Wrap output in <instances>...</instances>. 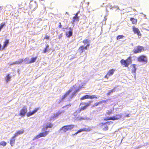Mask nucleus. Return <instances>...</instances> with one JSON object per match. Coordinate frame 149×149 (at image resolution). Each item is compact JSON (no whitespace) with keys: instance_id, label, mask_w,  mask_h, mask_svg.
Here are the masks:
<instances>
[{"instance_id":"1","label":"nucleus","mask_w":149,"mask_h":149,"mask_svg":"<svg viewBox=\"0 0 149 149\" xmlns=\"http://www.w3.org/2000/svg\"><path fill=\"white\" fill-rule=\"evenodd\" d=\"M91 102V101H89L87 102H81L80 104V106H81L80 108L77 110L76 112L77 113H79L81 111L86 109L90 105Z\"/></svg>"},{"instance_id":"2","label":"nucleus","mask_w":149,"mask_h":149,"mask_svg":"<svg viewBox=\"0 0 149 149\" xmlns=\"http://www.w3.org/2000/svg\"><path fill=\"white\" fill-rule=\"evenodd\" d=\"M132 60L131 57H129L126 60L121 59L120 61V63L122 65H124L125 67H127L131 63Z\"/></svg>"},{"instance_id":"3","label":"nucleus","mask_w":149,"mask_h":149,"mask_svg":"<svg viewBox=\"0 0 149 149\" xmlns=\"http://www.w3.org/2000/svg\"><path fill=\"white\" fill-rule=\"evenodd\" d=\"M144 51V48L143 46L138 45L134 48L133 50V52L134 54H137L141 53Z\"/></svg>"},{"instance_id":"4","label":"nucleus","mask_w":149,"mask_h":149,"mask_svg":"<svg viewBox=\"0 0 149 149\" xmlns=\"http://www.w3.org/2000/svg\"><path fill=\"white\" fill-rule=\"evenodd\" d=\"M122 117V115L121 114H118L113 117H107L104 118V121H107L110 120H118L121 118Z\"/></svg>"},{"instance_id":"5","label":"nucleus","mask_w":149,"mask_h":149,"mask_svg":"<svg viewBox=\"0 0 149 149\" xmlns=\"http://www.w3.org/2000/svg\"><path fill=\"white\" fill-rule=\"evenodd\" d=\"M113 123V122L112 121H107L105 123H101L99 124V125L100 127H103V130L104 131H106L109 129L108 126Z\"/></svg>"},{"instance_id":"6","label":"nucleus","mask_w":149,"mask_h":149,"mask_svg":"<svg viewBox=\"0 0 149 149\" xmlns=\"http://www.w3.org/2000/svg\"><path fill=\"white\" fill-rule=\"evenodd\" d=\"M74 125H65L61 128L59 130V131H62V133L65 132L67 131L72 129L74 128Z\"/></svg>"},{"instance_id":"7","label":"nucleus","mask_w":149,"mask_h":149,"mask_svg":"<svg viewBox=\"0 0 149 149\" xmlns=\"http://www.w3.org/2000/svg\"><path fill=\"white\" fill-rule=\"evenodd\" d=\"M137 61L139 62L143 63H146L148 62V59L146 56L143 55H141L137 58Z\"/></svg>"},{"instance_id":"8","label":"nucleus","mask_w":149,"mask_h":149,"mask_svg":"<svg viewBox=\"0 0 149 149\" xmlns=\"http://www.w3.org/2000/svg\"><path fill=\"white\" fill-rule=\"evenodd\" d=\"M49 132V131H45L44 132L40 133L36 136L34 139H38L41 137H45L48 134Z\"/></svg>"},{"instance_id":"9","label":"nucleus","mask_w":149,"mask_h":149,"mask_svg":"<svg viewBox=\"0 0 149 149\" xmlns=\"http://www.w3.org/2000/svg\"><path fill=\"white\" fill-rule=\"evenodd\" d=\"M76 86V85H75L70 87L68 91V93H69L72 92H73L74 93H76L78 92L80 90V88H79L76 87L75 86Z\"/></svg>"},{"instance_id":"10","label":"nucleus","mask_w":149,"mask_h":149,"mask_svg":"<svg viewBox=\"0 0 149 149\" xmlns=\"http://www.w3.org/2000/svg\"><path fill=\"white\" fill-rule=\"evenodd\" d=\"M132 30L134 33L136 34L139 38H140L141 36V34L139 29L134 26H132Z\"/></svg>"},{"instance_id":"11","label":"nucleus","mask_w":149,"mask_h":149,"mask_svg":"<svg viewBox=\"0 0 149 149\" xmlns=\"http://www.w3.org/2000/svg\"><path fill=\"white\" fill-rule=\"evenodd\" d=\"M27 111V108L25 106H24L22 108L19 113V115L23 117L25 116Z\"/></svg>"},{"instance_id":"12","label":"nucleus","mask_w":149,"mask_h":149,"mask_svg":"<svg viewBox=\"0 0 149 149\" xmlns=\"http://www.w3.org/2000/svg\"><path fill=\"white\" fill-rule=\"evenodd\" d=\"M90 45V44L88 43L86 46H84L83 45H81L80 46L78 50L79 52L80 53H82L83 52H84L85 50H87V48Z\"/></svg>"},{"instance_id":"13","label":"nucleus","mask_w":149,"mask_h":149,"mask_svg":"<svg viewBox=\"0 0 149 149\" xmlns=\"http://www.w3.org/2000/svg\"><path fill=\"white\" fill-rule=\"evenodd\" d=\"M115 71V69H113L110 70L105 76L104 78L108 79L110 76H112L113 74Z\"/></svg>"},{"instance_id":"14","label":"nucleus","mask_w":149,"mask_h":149,"mask_svg":"<svg viewBox=\"0 0 149 149\" xmlns=\"http://www.w3.org/2000/svg\"><path fill=\"white\" fill-rule=\"evenodd\" d=\"M97 97L95 96V95H86L83 96L80 98L81 100H84L86 99H93V98H97Z\"/></svg>"},{"instance_id":"15","label":"nucleus","mask_w":149,"mask_h":149,"mask_svg":"<svg viewBox=\"0 0 149 149\" xmlns=\"http://www.w3.org/2000/svg\"><path fill=\"white\" fill-rule=\"evenodd\" d=\"M69 31L68 32H66L65 33V35L67 37L69 38L72 35L73 29L71 27L69 28Z\"/></svg>"},{"instance_id":"16","label":"nucleus","mask_w":149,"mask_h":149,"mask_svg":"<svg viewBox=\"0 0 149 149\" xmlns=\"http://www.w3.org/2000/svg\"><path fill=\"white\" fill-rule=\"evenodd\" d=\"M131 67L132 68L131 69V72L134 74L135 77H136V68L135 64H133L131 65Z\"/></svg>"},{"instance_id":"17","label":"nucleus","mask_w":149,"mask_h":149,"mask_svg":"<svg viewBox=\"0 0 149 149\" xmlns=\"http://www.w3.org/2000/svg\"><path fill=\"white\" fill-rule=\"evenodd\" d=\"M38 108H36L32 111L28 112L26 114L27 116V117H29L33 115L38 111Z\"/></svg>"},{"instance_id":"18","label":"nucleus","mask_w":149,"mask_h":149,"mask_svg":"<svg viewBox=\"0 0 149 149\" xmlns=\"http://www.w3.org/2000/svg\"><path fill=\"white\" fill-rule=\"evenodd\" d=\"M24 130L22 129L20 130H19L17 131L15 134H14V136L15 137H17L19 135L23 134L24 132Z\"/></svg>"},{"instance_id":"19","label":"nucleus","mask_w":149,"mask_h":149,"mask_svg":"<svg viewBox=\"0 0 149 149\" xmlns=\"http://www.w3.org/2000/svg\"><path fill=\"white\" fill-rule=\"evenodd\" d=\"M16 137L13 136L11 138L10 140V144L11 146H14L15 141V138Z\"/></svg>"},{"instance_id":"20","label":"nucleus","mask_w":149,"mask_h":149,"mask_svg":"<svg viewBox=\"0 0 149 149\" xmlns=\"http://www.w3.org/2000/svg\"><path fill=\"white\" fill-rule=\"evenodd\" d=\"M91 130V127H89L88 128H83V129H80L78 130V132L79 133H80V132H84V131H86V132H89Z\"/></svg>"},{"instance_id":"21","label":"nucleus","mask_w":149,"mask_h":149,"mask_svg":"<svg viewBox=\"0 0 149 149\" xmlns=\"http://www.w3.org/2000/svg\"><path fill=\"white\" fill-rule=\"evenodd\" d=\"M53 125L51 123H49L48 125H46L45 126L43 127L42 129V131H44L45 130L47 129L48 128H51L52 127Z\"/></svg>"},{"instance_id":"22","label":"nucleus","mask_w":149,"mask_h":149,"mask_svg":"<svg viewBox=\"0 0 149 149\" xmlns=\"http://www.w3.org/2000/svg\"><path fill=\"white\" fill-rule=\"evenodd\" d=\"M9 40L8 39H6L5 40L4 44L3 45L2 47V49H4L8 45L9 43Z\"/></svg>"},{"instance_id":"23","label":"nucleus","mask_w":149,"mask_h":149,"mask_svg":"<svg viewBox=\"0 0 149 149\" xmlns=\"http://www.w3.org/2000/svg\"><path fill=\"white\" fill-rule=\"evenodd\" d=\"M37 56H36L35 57H32L30 61H29L27 63H34L36 61L37 59Z\"/></svg>"},{"instance_id":"24","label":"nucleus","mask_w":149,"mask_h":149,"mask_svg":"<svg viewBox=\"0 0 149 149\" xmlns=\"http://www.w3.org/2000/svg\"><path fill=\"white\" fill-rule=\"evenodd\" d=\"M130 20L133 24H136L137 22V20L133 17H131L130 18Z\"/></svg>"},{"instance_id":"25","label":"nucleus","mask_w":149,"mask_h":149,"mask_svg":"<svg viewBox=\"0 0 149 149\" xmlns=\"http://www.w3.org/2000/svg\"><path fill=\"white\" fill-rule=\"evenodd\" d=\"M63 112H64V111H58L56 112L54 114L53 117L54 118L57 117L60 115L62 113H63Z\"/></svg>"},{"instance_id":"26","label":"nucleus","mask_w":149,"mask_h":149,"mask_svg":"<svg viewBox=\"0 0 149 149\" xmlns=\"http://www.w3.org/2000/svg\"><path fill=\"white\" fill-rule=\"evenodd\" d=\"M11 78V77L10 76L9 74H7L6 76L5 80L6 82H8L9 81Z\"/></svg>"},{"instance_id":"27","label":"nucleus","mask_w":149,"mask_h":149,"mask_svg":"<svg viewBox=\"0 0 149 149\" xmlns=\"http://www.w3.org/2000/svg\"><path fill=\"white\" fill-rule=\"evenodd\" d=\"M79 20V17L78 16H74L73 17L72 21L73 22L75 21H78Z\"/></svg>"},{"instance_id":"28","label":"nucleus","mask_w":149,"mask_h":149,"mask_svg":"<svg viewBox=\"0 0 149 149\" xmlns=\"http://www.w3.org/2000/svg\"><path fill=\"white\" fill-rule=\"evenodd\" d=\"M113 112L112 110H107L106 112V115H110L112 114Z\"/></svg>"},{"instance_id":"29","label":"nucleus","mask_w":149,"mask_h":149,"mask_svg":"<svg viewBox=\"0 0 149 149\" xmlns=\"http://www.w3.org/2000/svg\"><path fill=\"white\" fill-rule=\"evenodd\" d=\"M90 42V40L89 39H85L83 40V42L84 44H87L88 43Z\"/></svg>"},{"instance_id":"30","label":"nucleus","mask_w":149,"mask_h":149,"mask_svg":"<svg viewBox=\"0 0 149 149\" xmlns=\"http://www.w3.org/2000/svg\"><path fill=\"white\" fill-rule=\"evenodd\" d=\"M124 37V36L122 35H119L117 37L116 39L117 40H119L120 39H122Z\"/></svg>"},{"instance_id":"31","label":"nucleus","mask_w":149,"mask_h":149,"mask_svg":"<svg viewBox=\"0 0 149 149\" xmlns=\"http://www.w3.org/2000/svg\"><path fill=\"white\" fill-rule=\"evenodd\" d=\"M6 143L4 141H1L0 143V145L2 146H5L6 145Z\"/></svg>"},{"instance_id":"32","label":"nucleus","mask_w":149,"mask_h":149,"mask_svg":"<svg viewBox=\"0 0 149 149\" xmlns=\"http://www.w3.org/2000/svg\"><path fill=\"white\" fill-rule=\"evenodd\" d=\"M49 46L48 45H47L45 47L44 49L43 52L44 53H45L47 51V49L49 47Z\"/></svg>"},{"instance_id":"33","label":"nucleus","mask_w":149,"mask_h":149,"mask_svg":"<svg viewBox=\"0 0 149 149\" xmlns=\"http://www.w3.org/2000/svg\"><path fill=\"white\" fill-rule=\"evenodd\" d=\"M24 60L22 59H20L19 61H16V63L17 64H19L21 63Z\"/></svg>"},{"instance_id":"34","label":"nucleus","mask_w":149,"mask_h":149,"mask_svg":"<svg viewBox=\"0 0 149 149\" xmlns=\"http://www.w3.org/2000/svg\"><path fill=\"white\" fill-rule=\"evenodd\" d=\"M5 25V22L2 23L0 24V28L1 29L3 28V26Z\"/></svg>"},{"instance_id":"35","label":"nucleus","mask_w":149,"mask_h":149,"mask_svg":"<svg viewBox=\"0 0 149 149\" xmlns=\"http://www.w3.org/2000/svg\"><path fill=\"white\" fill-rule=\"evenodd\" d=\"M77 118L78 119V120H82L85 119V118L83 117H78Z\"/></svg>"},{"instance_id":"36","label":"nucleus","mask_w":149,"mask_h":149,"mask_svg":"<svg viewBox=\"0 0 149 149\" xmlns=\"http://www.w3.org/2000/svg\"><path fill=\"white\" fill-rule=\"evenodd\" d=\"M63 35L62 33H61L60 34H59L58 36V39H60L61 38L63 37Z\"/></svg>"},{"instance_id":"37","label":"nucleus","mask_w":149,"mask_h":149,"mask_svg":"<svg viewBox=\"0 0 149 149\" xmlns=\"http://www.w3.org/2000/svg\"><path fill=\"white\" fill-rule=\"evenodd\" d=\"M71 106V104H67V105H65V106H64L63 107V108H64L65 107H70V106Z\"/></svg>"},{"instance_id":"38","label":"nucleus","mask_w":149,"mask_h":149,"mask_svg":"<svg viewBox=\"0 0 149 149\" xmlns=\"http://www.w3.org/2000/svg\"><path fill=\"white\" fill-rule=\"evenodd\" d=\"M49 38V36H45V37L44 38V39H48Z\"/></svg>"},{"instance_id":"39","label":"nucleus","mask_w":149,"mask_h":149,"mask_svg":"<svg viewBox=\"0 0 149 149\" xmlns=\"http://www.w3.org/2000/svg\"><path fill=\"white\" fill-rule=\"evenodd\" d=\"M15 64H17L16 61H15V62H14L13 63H10V65H15Z\"/></svg>"},{"instance_id":"40","label":"nucleus","mask_w":149,"mask_h":149,"mask_svg":"<svg viewBox=\"0 0 149 149\" xmlns=\"http://www.w3.org/2000/svg\"><path fill=\"white\" fill-rule=\"evenodd\" d=\"M58 27L60 28H61L62 27V25L60 22H59L58 24Z\"/></svg>"},{"instance_id":"41","label":"nucleus","mask_w":149,"mask_h":149,"mask_svg":"<svg viewBox=\"0 0 149 149\" xmlns=\"http://www.w3.org/2000/svg\"><path fill=\"white\" fill-rule=\"evenodd\" d=\"M130 116V114H126L125 116V117H128Z\"/></svg>"},{"instance_id":"42","label":"nucleus","mask_w":149,"mask_h":149,"mask_svg":"<svg viewBox=\"0 0 149 149\" xmlns=\"http://www.w3.org/2000/svg\"><path fill=\"white\" fill-rule=\"evenodd\" d=\"M79 13V12H77L75 14V16H78V14Z\"/></svg>"},{"instance_id":"43","label":"nucleus","mask_w":149,"mask_h":149,"mask_svg":"<svg viewBox=\"0 0 149 149\" xmlns=\"http://www.w3.org/2000/svg\"><path fill=\"white\" fill-rule=\"evenodd\" d=\"M99 104V103H96H96L95 104V105L96 106L97 105H98Z\"/></svg>"},{"instance_id":"44","label":"nucleus","mask_w":149,"mask_h":149,"mask_svg":"<svg viewBox=\"0 0 149 149\" xmlns=\"http://www.w3.org/2000/svg\"><path fill=\"white\" fill-rule=\"evenodd\" d=\"M79 132H78V131H77L76 132L75 134H77Z\"/></svg>"},{"instance_id":"45","label":"nucleus","mask_w":149,"mask_h":149,"mask_svg":"<svg viewBox=\"0 0 149 149\" xmlns=\"http://www.w3.org/2000/svg\"><path fill=\"white\" fill-rule=\"evenodd\" d=\"M1 8V7L0 6V10H2V9Z\"/></svg>"},{"instance_id":"46","label":"nucleus","mask_w":149,"mask_h":149,"mask_svg":"<svg viewBox=\"0 0 149 149\" xmlns=\"http://www.w3.org/2000/svg\"><path fill=\"white\" fill-rule=\"evenodd\" d=\"M113 90H111V92H114L113 91Z\"/></svg>"},{"instance_id":"47","label":"nucleus","mask_w":149,"mask_h":149,"mask_svg":"<svg viewBox=\"0 0 149 149\" xmlns=\"http://www.w3.org/2000/svg\"><path fill=\"white\" fill-rule=\"evenodd\" d=\"M65 94V95H64L66 96V95H67V94Z\"/></svg>"},{"instance_id":"48","label":"nucleus","mask_w":149,"mask_h":149,"mask_svg":"<svg viewBox=\"0 0 149 149\" xmlns=\"http://www.w3.org/2000/svg\"><path fill=\"white\" fill-rule=\"evenodd\" d=\"M27 58H25V60H27Z\"/></svg>"},{"instance_id":"49","label":"nucleus","mask_w":149,"mask_h":149,"mask_svg":"<svg viewBox=\"0 0 149 149\" xmlns=\"http://www.w3.org/2000/svg\"><path fill=\"white\" fill-rule=\"evenodd\" d=\"M1 28H0V31H1Z\"/></svg>"},{"instance_id":"50","label":"nucleus","mask_w":149,"mask_h":149,"mask_svg":"<svg viewBox=\"0 0 149 149\" xmlns=\"http://www.w3.org/2000/svg\"><path fill=\"white\" fill-rule=\"evenodd\" d=\"M134 10V11H136V10H135V9Z\"/></svg>"}]
</instances>
